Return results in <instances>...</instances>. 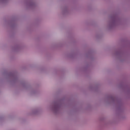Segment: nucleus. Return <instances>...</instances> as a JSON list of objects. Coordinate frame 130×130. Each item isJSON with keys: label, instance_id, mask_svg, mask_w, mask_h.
<instances>
[{"label": "nucleus", "instance_id": "nucleus-1", "mask_svg": "<svg viewBox=\"0 0 130 130\" xmlns=\"http://www.w3.org/2000/svg\"><path fill=\"white\" fill-rule=\"evenodd\" d=\"M118 23H119V20L116 19H112L109 23V24L108 25V28H114V27H115L117 26L118 24Z\"/></svg>", "mask_w": 130, "mask_h": 130}, {"label": "nucleus", "instance_id": "nucleus-2", "mask_svg": "<svg viewBox=\"0 0 130 130\" xmlns=\"http://www.w3.org/2000/svg\"><path fill=\"white\" fill-rule=\"evenodd\" d=\"M60 108V106L57 104H54L52 106H51V109L53 112L56 113L59 111Z\"/></svg>", "mask_w": 130, "mask_h": 130}, {"label": "nucleus", "instance_id": "nucleus-3", "mask_svg": "<svg viewBox=\"0 0 130 130\" xmlns=\"http://www.w3.org/2000/svg\"><path fill=\"white\" fill-rule=\"evenodd\" d=\"M7 1L8 0H0V2H1V3H6Z\"/></svg>", "mask_w": 130, "mask_h": 130}, {"label": "nucleus", "instance_id": "nucleus-4", "mask_svg": "<svg viewBox=\"0 0 130 130\" xmlns=\"http://www.w3.org/2000/svg\"><path fill=\"white\" fill-rule=\"evenodd\" d=\"M66 12H68V10H65L63 11V13H66Z\"/></svg>", "mask_w": 130, "mask_h": 130}]
</instances>
